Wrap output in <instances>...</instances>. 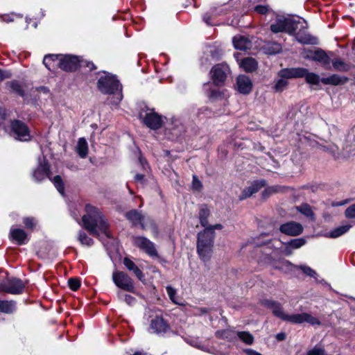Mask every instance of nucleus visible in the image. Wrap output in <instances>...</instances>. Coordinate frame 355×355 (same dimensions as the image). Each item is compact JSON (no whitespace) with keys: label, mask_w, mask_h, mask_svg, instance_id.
<instances>
[{"label":"nucleus","mask_w":355,"mask_h":355,"mask_svg":"<svg viewBox=\"0 0 355 355\" xmlns=\"http://www.w3.org/2000/svg\"><path fill=\"white\" fill-rule=\"evenodd\" d=\"M87 214L83 216L84 227L93 236H98L99 232L110 237L108 225L98 209L90 205L85 206Z\"/></svg>","instance_id":"f257e3e1"},{"label":"nucleus","mask_w":355,"mask_h":355,"mask_svg":"<svg viewBox=\"0 0 355 355\" xmlns=\"http://www.w3.org/2000/svg\"><path fill=\"white\" fill-rule=\"evenodd\" d=\"M273 314L282 320L293 323V324H302L304 322L309 323L311 325H320V320L308 313H302L296 314H286L281 304L279 302L272 308Z\"/></svg>","instance_id":"f03ea898"},{"label":"nucleus","mask_w":355,"mask_h":355,"mask_svg":"<svg viewBox=\"0 0 355 355\" xmlns=\"http://www.w3.org/2000/svg\"><path fill=\"white\" fill-rule=\"evenodd\" d=\"M97 86L103 94H116V97L112 101L113 103L118 104L121 101V85L115 76L105 73V74L98 79Z\"/></svg>","instance_id":"7ed1b4c3"},{"label":"nucleus","mask_w":355,"mask_h":355,"mask_svg":"<svg viewBox=\"0 0 355 355\" xmlns=\"http://www.w3.org/2000/svg\"><path fill=\"white\" fill-rule=\"evenodd\" d=\"M215 239V233L209 230L204 229L198 234L197 252L203 261L209 260L212 252Z\"/></svg>","instance_id":"20e7f679"},{"label":"nucleus","mask_w":355,"mask_h":355,"mask_svg":"<svg viewBox=\"0 0 355 355\" xmlns=\"http://www.w3.org/2000/svg\"><path fill=\"white\" fill-rule=\"evenodd\" d=\"M125 217L132 226L139 225L144 230L150 229L153 232H157V227L155 221L150 217L143 215L141 211L132 209L125 213Z\"/></svg>","instance_id":"39448f33"},{"label":"nucleus","mask_w":355,"mask_h":355,"mask_svg":"<svg viewBox=\"0 0 355 355\" xmlns=\"http://www.w3.org/2000/svg\"><path fill=\"white\" fill-rule=\"evenodd\" d=\"M300 26L302 28L306 27L304 26L303 23H301V21H296L291 18L279 17L274 24H271L270 30L275 33L286 32L288 34H294Z\"/></svg>","instance_id":"423d86ee"},{"label":"nucleus","mask_w":355,"mask_h":355,"mask_svg":"<svg viewBox=\"0 0 355 355\" xmlns=\"http://www.w3.org/2000/svg\"><path fill=\"white\" fill-rule=\"evenodd\" d=\"M10 129L15 139L21 141L31 140V136L29 128L24 122L17 119L13 120L10 123Z\"/></svg>","instance_id":"0eeeda50"},{"label":"nucleus","mask_w":355,"mask_h":355,"mask_svg":"<svg viewBox=\"0 0 355 355\" xmlns=\"http://www.w3.org/2000/svg\"><path fill=\"white\" fill-rule=\"evenodd\" d=\"M114 284L122 290L134 293L135 286L132 279L124 272L116 270L112 273Z\"/></svg>","instance_id":"6e6552de"},{"label":"nucleus","mask_w":355,"mask_h":355,"mask_svg":"<svg viewBox=\"0 0 355 355\" xmlns=\"http://www.w3.org/2000/svg\"><path fill=\"white\" fill-rule=\"evenodd\" d=\"M132 241L135 246L144 251L150 257H154L158 256L155 244L146 237L139 236H132Z\"/></svg>","instance_id":"1a4fd4ad"},{"label":"nucleus","mask_w":355,"mask_h":355,"mask_svg":"<svg viewBox=\"0 0 355 355\" xmlns=\"http://www.w3.org/2000/svg\"><path fill=\"white\" fill-rule=\"evenodd\" d=\"M1 291L10 294H20L24 288L22 281L17 278L8 279L0 284Z\"/></svg>","instance_id":"9d476101"},{"label":"nucleus","mask_w":355,"mask_h":355,"mask_svg":"<svg viewBox=\"0 0 355 355\" xmlns=\"http://www.w3.org/2000/svg\"><path fill=\"white\" fill-rule=\"evenodd\" d=\"M301 23H303L304 26H305L306 27L302 28L300 26L299 28L295 31L294 34L291 35H294L296 40L301 44L312 45L318 44V38L311 35L305 31V29L307 28L306 22L304 21H301Z\"/></svg>","instance_id":"9b49d317"},{"label":"nucleus","mask_w":355,"mask_h":355,"mask_svg":"<svg viewBox=\"0 0 355 355\" xmlns=\"http://www.w3.org/2000/svg\"><path fill=\"white\" fill-rule=\"evenodd\" d=\"M79 64L80 58L71 55H61L58 61V67L65 71H76L78 68Z\"/></svg>","instance_id":"f8f14e48"},{"label":"nucleus","mask_w":355,"mask_h":355,"mask_svg":"<svg viewBox=\"0 0 355 355\" xmlns=\"http://www.w3.org/2000/svg\"><path fill=\"white\" fill-rule=\"evenodd\" d=\"M229 71V67L225 64L215 65L211 71L214 83L216 85H222L225 82Z\"/></svg>","instance_id":"ddd939ff"},{"label":"nucleus","mask_w":355,"mask_h":355,"mask_svg":"<svg viewBox=\"0 0 355 355\" xmlns=\"http://www.w3.org/2000/svg\"><path fill=\"white\" fill-rule=\"evenodd\" d=\"M150 329L152 333L162 335L170 329V327L162 317L155 316L150 320Z\"/></svg>","instance_id":"4468645a"},{"label":"nucleus","mask_w":355,"mask_h":355,"mask_svg":"<svg viewBox=\"0 0 355 355\" xmlns=\"http://www.w3.org/2000/svg\"><path fill=\"white\" fill-rule=\"evenodd\" d=\"M253 84L251 79L245 75H239L236 78V89L242 94H248L252 89Z\"/></svg>","instance_id":"2eb2a0df"},{"label":"nucleus","mask_w":355,"mask_h":355,"mask_svg":"<svg viewBox=\"0 0 355 355\" xmlns=\"http://www.w3.org/2000/svg\"><path fill=\"white\" fill-rule=\"evenodd\" d=\"M279 230L283 234L294 236L300 235L302 232L303 227L299 223L291 221L282 225Z\"/></svg>","instance_id":"dca6fc26"},{"label":"nucleus","mask_w":355,"mask_h":355,"mask_svg":"<svg viewBox=\"0 0 355 355\" xmlns=\"http://www.w3.org/2000/svg\"><path fill=\"white\" fill-rule=\"evenodd\" d=\"M143 121L146 126L153 130L159 129L162 124V117L153 111L146 114L143 117Z\"/></svg>","instance_id":"f3484780"},{"label":"nucleus","mask_w":355,"mask_h":355,"mask_svg":"<svg viewBox=\"0 0 355 355\" xmlns=\"http://www.w3.org/2000/svg\"><path fill=\"white\" fill-rule=\"evenodd\" d=\"M50 171L48 163L44 160L40 162L38 166L33 173V178L37 182H40L45 179L46 177H49Z\"/></svg>","instance_id":"a211bd4d"},{"label":"nucleus","mask_w":355,"mask_h":355,"mask_svg":"<svg viewBox=\"0 0 355 355\" xmlns=\"http://www.w3.org/2000/svg\"><path fill=\"white\" fill-rule=\"evenodd\" d=\"M265 185L264 180L255 181L252 183L248 187L244 189L239 196L240 200H244L250 197L254 193L258 192Z\"/></svg>","instance_id":"6ab92c4d"},{"label":"nucleus","mask_w":355,"mask_h":355,"mask_svg":"<svg viewBox=\"0 0 355 355\" xmlns=\"http://www.w3.org/2000/svg\"><path fill=\"white\" fill-rule=\"evenodd\" d=\"M305 71L304 68L298 67V68H286L282 69L278 73V76L279 78H284L285 79L288 78H302Z\"/></svg>","instance_id":"aec40b11"},{"label":"nucleus","mask_w":355,"mask_h":355,"mask_svg":"<svg viewBox=\"0 0 355 355\" xmlns=\"http://www.w3.org/2000/svg\"><path fill=\"white\" fill-rule=\"evenodd\" d=\"M10 238L19 245L26 244L28 242V236L26 232L21 229H10Z\"/></svg>","instance_id":"412c9836"},{"label":"nucleus","mask_w":355,"mask_h":355,"mask_svg":"<svg viewBox=\"0 0 355 355\" xmlns=\"http://www.w3.org/2000/svg\"><path fill=\"white\" fill-rule=\"evenodd\" d=\"M348 80V78L346 76L333 74L326 78H322L321 83L324 85L337 86L345 84Z\"/></svg>","instance_id":"4be33fe9"},{"label":"nucleus","mask_w":355,"mask_h":355,"mask_svg":"<svg viewBox=\"0 0 355 355\" xmlns=\"http://www.w3.org/2000/svg\"><path fill=\"white\" fill-rule=\"evenodd\" d=\"M232 42L236 49L246 50L251 48V42L243 35H236L233 37Z\"/></svg>","instance_id":"5701e85b"},{"label":"nucleus","mask_w":355,"mask_h":355,"mask_svg":"<svg viewBox=\"0 0 355 355\" xmlns=\"http://www.w3.org/2000/svg\"><path fill=\"white\" fill-rule=\"evenodd\" d=\"M123 263L125 268L128 270L132 271L140 281H143L144 279V273L132 260L125 257L124 258Z\"/></svg>","instance_id":"b1692460"},{"label":"nucleus","mask_w":355,"mask_h":355,"mask_svg":"<svg viewBox=\"0 0 355 355\" xmlns=\"http://www.w3.org/2000/svg\"><path fill=\"white\" fill-rule=\"evenodd\" d=\"M61 55L57 54L46 55L43 60V64L49 70H53L55 66L58 67V61Z\"/></svg>","instance_id":"393cba45"},{"label":"nucleus","mask_w":355,"mask_h":355,"mask_svg":"<svg viewBox=\"0 0 355 355\" xmlns=\"http://www.w3.org/2000/svg\"><path fill=\"white\" fill-rule=\"evenodd\" d=\"M311 60L320 62L322 65L326 66L330 64V58L322 49H317L314 51L313 55L311 57Z\"/></svg>","instance_id":"a878e982"},{"label":"nucleus","mask_w":355,"mask_h":355,"mask_svg":"<svg viewBox=\"0 0 355 355\" xmlns=\"http://www.w3.org/2000/svg\"><path fill=\"white\" fill-rule=\"evenodd\" d=\"M272 267L279 270L285 273H288L293 270L296 266L292 264L289 261L286 259H280L272 263Z\"/></svg>","instance_id":"bb28decb"},{"label":"nucleus","mask_w":355,"mask_h":355,"mask_svg":"<svg viewBox=\"0 0 355 355\" xmlns=\"http://www.w3.org/2000/svg\"><path fill=\"white\" fill-rule=\"evenodd\" d=\"M239 65L246 72H252L257 68V62L252 58H244L241 61Z\"/></svg>","instance_id":"cd10ccee"},{"label":"nucleus","mask_w":355,"mask_h":355,"mask_svg":"<svg viewBox=\"0 0 355 355\" xmlns=\"http://www.w3.org/2000/svg\"><path fill=\"white\" fill-rule=\"evenodd\" d=\"M16 309V302L13 300H0V312L10 314Z\"/></svg>","instance_id":"c85d7f7f"},{"label":"nucleus","mask_w":355,"mask_h":355,"mask_svg":"<svg viewBox=\"0 0 355 355\" xmlns=\"http://www.w3.org/2000/svg\"><path fill=\"white\" fill-rule=\"evenodd\" d=\"M76 152L81 158H85L88 154V144L83 137L79 138L76 146Z\"/></svg>","instance_id":"c756f323"},{"label":"nucleus","mask_w":355,"mask_h":355,"mask_svg":"<svg viewBox=\"0 0 355 355\" xmlns=\"http://www.w3.org/2000/svg\"><path fill=\"white\" fill-rule=\"evenodd\" d=\"M304 70L305 72L303 73V77L305 78V80L307 83L310 85H318L320 82H321V78L318 74L309 72V71L305 68H304Z\"/></svg>","instance_id":"7c9ffc66"},{"label":"nucleus","mask_w":355,"mask_h":355,"mask_svg":"<svg viewBox=\"0 0 355 355\" xmlns=\"http://www.w3.org/2000/svg\"><path fill=\"white\" fill-rule=\"evenodd\" d=\"M210 211L206 205H202L199 211V220L200 225L203 227H206L208 224V217L209 216Z\"/></svg>","instance_id":"2f4dec72"},{"label":"nucleus","mask_w":355,"mask_h":355,"mask_svg":"<svg viewBox=\"0 0 355 355\" xmlns=\"http://www.w3.org/2000/svg\"><path fill=\"white\" fill-rule=\"evenodd\" d=\"M351 228V225H345L343 226L338 227L333 230H331L329 233V236L331 238H337L339 237L344 234H345L347 232L349 231V230Z\"/></svg>","instance_id":"473e14b6"},{"label":"nucleus","mask_w":355,"mask_h":355,"mask_svg":"<svg viewBox=\"0 0 355 355\" xmlns=\"http://www.w3.org/2000/svg\"><path fill=\"white\" fill-rule=\"evenodd\" d=\"M265 51L269 55H275L282 51V46L277 42L268 43L265 46Z\"/></svg>","instance_id":"72a5a7b5"},{"label":"nucleus","mask_w":355,"mask_h":355,"mask_svg":"<svg viewBox=\"0 0 355 355\" xmlns=\"http://www.w3.org/2000/svg\"><path fill=\"white\" fill-rule=\"evenodd\" d=\"M236 336L247 345H252L254 343V337L248 331H238Z\"/></svg>","instance_id":"f704fd0d"},{"label":"nucleus","mask_w":355,"mask_h":355,"mask_svg":"<svg viewBox=\"0 0 355 355\" xmlns=\"http://www.w3.org/2000/svg\"><path fill=\"white\" fill-rule=\"evenodd\" d=\"M216 336L220 338H225L229 340H232L235 336L236 335V332L230 329H224L221 331H217Z\"/></svg>","instance_id":"c9c22d12"},{"label":"nucleus","mask_w":355,"mask_h":355,"mask_svg":"<svg viewBox=\"0 0 355 355\" xmlns=\"http://www.w3.org/2000/svg\"><path fill=\"white\" fill-rule=\"evenodd\" d=\"M216 17V13L214 9H211L209 11L206 12L203 17L202 20L203 21L207 24L209 26H214L216 25L215 22L213 21V20Z\"/></svg>","instance_id":"e433bc0d"},{"label":"nucleus","mask_w":355,"mask_h":355,"mask_svg":"<svg viewBox=\"0 0 355 355\" xmlns=\"http://www.w3.org/2000/svg\"><path fill=\"white\" fill-rule=\"evenodd\" d=\"M334 68L339 71H347L349 70V64L344 62L340 59H336L332 61Z\"/></svg>","instance_id":"4c0bfd02"},{"label":"nucleus","mask_w":355,"mask_h":355,"mask_svg":"<svg viewBox=\"0 0 355 355\" xmlns=\"http://www.w3.org/2000/svg\"><path fill=\"white\" fill-rule=\"evenodd\" d=\"M306 243V241L303 238H297L291 240L286 243L287 248L292 249H297L303 246Z\"/></svg>","instance_id":"58836bf2"},{"label":"nucleus","mask_w":355,"mask_h":355,"mask_svg":"<svg viewBox=\"0 0 355 355\" xmlns=\"http://www.w3.org/2000/svg\"><path fill=\"white\" fill-rule=\"evenodd\" d=\"M296 209L307 217L313 216V213L311 207L308 204H302L300 206L296 207Z\"/></svg>","instance_id":"ea45409f"},{"label":"nucleus","mask_w":355,"mask_h":355,"mask_svg":"<svg viewBox=\"0 0 355 355\" xmlns=\"http://www.w3.org/2000/svg\"><path fill=\"white\" fill-rule=\"evenodd\" d=\"M52 182H53L54 186L55 187V188L57 189V190L58 191V192L61 195L64 196V184H63L62 180L60 178V175L55 176L53 178V179L52 180Z\"/></svg>","instance_id":"a19ab883"},{"label":"nucleus","mask_w":355,"mask_h":355,"mask_svg":"<svg viewBox=\"0 0 355 355\" xmlns=\"http://www.w3.org/2000/svg\"><path fill=\"white\" fill-rule=\"evenodd\" d=\"M166 290L170 300L174 304H180V302L178 300V296L177 295L176 290L171 286H167L166 287Z\"/></svg>","instance_id":"79ce46f5"},{"label":"nucleus","mask_w":355,"mask_h":355,"mask_svg":"<svg viewBox=\"0 0 355 355\" xmlns=\"http://www.w3.org/2000/svg\"><path fill=\"white\" fill-rule=\"evenodd\" d=\"M78 241L80 242L82 245H85L87 246H91L93 244V240L87 236V234L80 231L78 234Z\"/></svg>","instance_id":"37998d69"},{"label":"nucleus","mask_w":355,"mask_h":355,"mask_svg":"<svg viewBox=\"0 0 355 355\" xmlns=\"http://www.w3.org/2000/svg\"><path fill=\"white\" fill-rule=\"evenodd\" d=\"M287 85L288 82L286 79L284 78H280L276 81L274 85V89L276 92H282L284 89Z\"/></svg>","instance_id":"c03bdc74"},{"label":"nucleus","mask_w":355,"mask_h":355,"mask_svg":"<svg viewBox=\"0 0 355 355\" xmlns=\"http://www.w3.org/2000/svg\"><path fill=\"white\" fill-rule=\"evenodd\" d=\"M295 268H300L305 275L311 277L315 278L317 275L315 271L311 268L309 266L301 265L300 266H296Z\"/></svg>","instance_id":"a18cd8bd"},{"label":"nucleus","mask_w":355,"mask_h":355,"mask_svg":"<svg viewBox=\"0 0 355 355\" xmlns=\"http://www.w3.org/2000/svg\"><path fill=\"white\" fill-rule=\"evenodd\" d=\"M118 296L121 300H124L128 305H132L136 301L134 297L128 294L122 293L121 292L118 293Z\"/></svg>","instance_id":"49530a36"},{"label":"nucleus","mask_w":355,"mask_h":355,"mask_svg":"<svg viewBox=\"0 0 355 355\" xmlns=\"http://www.w3.org/2000/svg\"><path fill=\"white\" fill-rule=\"evenodd\" d=\"M69 288L73 291H77L80 286V281L77 278H70L68 280Z\"/></svg>","instance_id":"de8ad7c7"},{"label":"nucleus","mask_w":355,"mask_h":355,"mask_svg":"<svg viewBox=\"0 0 355 355\" xmlns=\"http://www.w3.org/2000/svg\"><path fill=\"white\" fill-rule=\"evenodd\" d=\"M78 67L88 68L90 71L96 69V67L93 62L83 59H80V64Z\"/></svg>","instance_id":"09e8293b"},{"label":"nucleus","mask_w":355,"mask_h":355,"mask_svg":"<svg viewBox=\"0 0 355 355\" xmlns=\"http://www.w3.org/2000/svg\"><path fill=\"white\" fill-rule=\"evenodd\" d=\"M24 223L25 225V227L28 229H33L35 226L36 225V221L35 218L27 217L24 219Z\"/></svg>","instance_id":"8fccbe9b"},{"label":"nucleus","mask_w":355,"mask_h":355,"mask_svg":"<svg viewBox=\"0 0 355 355\" xmlns=\"http://www.w3.org/2000/svg\"><path fill=\"white\" fill-rule=\"evenodd\" d=\"M10 88L19 94V95H23V90L21 89V85L17 81H12L10 83Z\"/></svg>","instance_id":"3c124183"},{"label":"nucleus","mask_w":355,"mask_h":355,"mask_svg":"<svg viewBox=\"0 0 355 355\" xmlns=\"http://www.w3.org/2000/svg\"><path fill=\"white\" fill-rule=\"evenodd\" d=\"M345 216L348 218H355V204L349 206L345 210Z\"/></svg>","instance_id":"603ef678"},{"label":"nucleus","mask_w":355,"mask_h":355,"mask_svg":"<svg viewBox=\"0 0 355 355\" xmlns=\"http://www.w3.org/2000/svg\"><path fill=\"white\" fill-rule=\"evenodd\" d=\"M255 11L259 14H266L268 11V6H257L254 8Z\"/></svg>","instance_id":"864d4df0"},{"label":"nucleus","mask_w":355,"mask_h":355,"mask_svg":"<svg viewBox=\"0 0 355 355\" xmlns=\"http://www.w3.org/2000/svg\"><path fill=\"white\" fill-rule=\"evenodd\" d=\"M193 187L196 190H200L202 188L201 182L197 178L196 175L193 177Z\"/></svg>","instance_id":"5fc2aeb1"},{"label":"nucleus","mask_w":355,"mask_h":355,"mask_svg":"<svg viewBox=\"0 0 355 355\" xmlns=\"http://www.w3.org/2000/svg\"><path fill=\"white\" fill-rule=\"evenodd\" d=\"M277 302L270 300H263L261 302V304L271 309L275 306Z\"/></svg>","instance_id":"6e6d98bb"},{"label":"nucleus","mask_w":355,"mask_h":355,"mask_svg":"<svg viewBox=\"0 0 355 355\" xmlns=\"http://www.w3.org/2000/svg\"><path fill=\"white\" fill-rule=\"evenodd\" d=\"M223 225L221 224H216V225H207L205 229V230H209L211 233H215L214 232V230H222L223 229Z\"/></svg>","instance_id":"4d7b16f0"},{"label":"nucleus","mask_w":355,"mask_h":355,"mask_svg":"<svg viewBox=\"0 0 355 355\" xmlns=\"http://www.w3.org/2000/svg\"><path fill=\"white\" fill-rule=\"evenodd\" d=\"M11 77V73L9 71H6L0 69V82L3 81L5 79L10 78Z\"/></svg>","instance_id":"13d9d810"},{"label":"nucleus","mask_w":355,"mask_h":355,"mask_svg":"<svg viewBox=\"0 0 355 355\" xmlns=\"http://www.w3.org/2000/svg\"><path fill=\"white\" fill-rule=\"evenodd\" d=\"M245 352L248 355H261L260 353L252 349H245Z\"/></svg>","instance_id":"bf43d9fd"},{"label":"nucleus","mask_w":355,"mask_h":355,"mask_svg":"<svg viewBox=\"0 0 355 355\" xmlns=\"http://www.w3.org/2000/svg\"><path fill=\"white\" fill-rule=\"evenodd\" d=\"M347 200H343V201H339V202H332L331 206L332 207H339L345 205L347 203Z\"/></svg>","instance_id":"052dcab7"},{"label":"nucleus","mask_w":355,"mask_h":355,"mask_svg":"<svg viewBox=\"0 0 355 355\" xmlns=\"http://www.w3.org/2000/svg\"><path fill=\"white\" fill-rule=\"evenodd\" d=\"M314 51L307 50L305 51L304 58L311 60V57L313 55Z\"/></svg>","instance_id":"680f3d73"},{"label":"nucleus","mask_w":355,"mask_h":355,"mask_svg":"<svg viewBox=\"0 0 355 355\" xmlns=\"http://www.w3.org/2000/svg\"><path fill=\"white\" fill-rule=\"evenodd\" d=\"M144 179V176L141 174H137L135 177V180L136 182H143Z\"/></svg>","instance_id":"e2e57ef3"},{"label":"nucleus","mask_w":355,"mask_h":355,"mask_svg":"<svg viewBox=\"0 0 355 355\" xmlns=\"http://www.w3.org/2000/svg\"><path fill=\"white\" fill-rule=\"evenodd\" d=\"M276 338L278 340H284L286 338V335L284 333H279L277 334Z\"/></svg>","instance_id":"0e129e2a"},{"label":"nucleus","mask_w":355,"mask_h":355,"mask_svg":"<svg viewBox=\"0 0 355 355\" xmlns=\"http://www.w3.org/2000/svg\"><path fill=\"white\" fill-rule=\"evenodd\" d=\"M6 116V111L3 108H0V120L4 119Z\"/></svg>","instance_id":"69168bd1"},{"label":"nucleus","mask_w":355,"mask_h":355,"mask_svg":"<svg viewBox=\"0 0 355 355\" xmlns=\"http://www.w3.org/2000/svg\"><path fill=\"white\" fill-rule=\"evenodd\" d=\"M200 311L202 313H207V309L206 308H201L200 309Z\"/></svg>","instance_id":"338daca9"},{"label":"nucleus","mask_w":355,"mask_h":355,"mask_svg":"<svg viewBox=\"0 0 355 355\" xmlns=\"http://www.w3.org/2000/svg\"><path fill=\"white\" fill-rule=\"evenodd\" d=\"M230 0H222V4H225L227 2H228Z\"/></svg>","instance_id":"774afa93"}]
</instances>
